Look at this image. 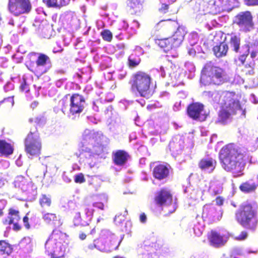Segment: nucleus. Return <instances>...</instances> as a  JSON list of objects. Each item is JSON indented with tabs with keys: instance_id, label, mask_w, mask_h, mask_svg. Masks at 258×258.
<instances>
[{
	"instance_id": "nucleus-40",
	"label": "nucleus",
	"mask_w": 258,
	"mask_h": 258,
	"mask_svg": "<svg viewBox=\"0 0 258 258\" xmlns=\"http://www.w3.org/2000/svg\"><path fill=\"white\" fill-rule=\"evenodd\" d=\"M20 89L22 92H28L29 91V87L25 79H23L20 86Z\"/></svg>"
},
{
	"instance_id": "nucleus-57",
	"label": "nucleus",
	"mask_w": 258,
	"mask_h": 258,
	"mask_svg": "<svg viewBox=\"0 0 258 258\" xmlns=\"http://www.w3.org/2000/svg\"><path fill=\"white\" fill-rule=\"evenodd\" d=\"M88 247L89 249H92L96 247V245L94 244H90L88 245Z\"/></svg>"
},
{
	"instance_id": "nucleus-32",
	"label": "nucleus",
	"mask_w": 258,
	"mask_h": 258,
	"mask_svg": "<svg viewBox=\"0 0 258 258\" xmlns=\"http://www.w3.org/2000/svg\"><path fill=\"white\" fill-rule=\"evenodd\" d=\"M141 60L138 56H136L133 53L131 54L127 59V65L130 68H135L140 63Z\"/></svg>"
},
{
	"instance_id": "nucleus-61",
	"label": "nucleus",
	"mask_w": 258,
	"mask_h": 258,
	"mask_svg": "<svg viewBox=\"0 0 258 258\" xmlns=\"http://www.w3.org/2000/svg\"><path fill=\"white\" fill-rule=\"evenodd\" d=\"M231 205H232L233 207H234V208H236V205L235 203H231Z\"/></svg>"
},
{
	"instance_id": "nucleus-3",
	"label": "nucleus",
	"mask_w": 258,
	"mask_h": 258,
	"mask_svg": "<svg viewBox=\"0 0 258 258\" xmlns=\"http://www.w3.org/2000/svg\"><path fill=\"white\" fill-rule=\"evenodd\" d=\"M200 82L205 85H220L227 82V74L224 69L209 61L201 70Z\"/></svg>"
},
{
	"instance_id": "nucleus-21",
	"label": "nucleus",
	"mask_w": 258,
	"mask_h": 258,
	"mask_svg": "<svg viewBox=\"0 0 258 258\" xmlns=\"http://www.w3.org/2000/svg\"><path fill=\"white\" fill-rule=\"evenodd\" d=\"M229 49L228 44L224 41L219 44L214 46L213 51L217 58H221L226 56Z\"/></svg>"
},
{
	"instance_id": "nucleus-47",
	"label": "nucleus",
	"mask_w": 258,
	"mask_h": 258,
	"mask_svg": "<svg viewBox=\"0 0 258 258\" xmlns=\"http://www.w3.org/2000/svg\"><path fill=\"white\" fill-rule=\"evenodd\" d=\"M18 221L14 222L12 224L13 229L15 231H20L22 229V226L17 222Z\"/></svg>"
},
{
	"instance_id": "nucleus-14",
	"label": "nucleus",
	"mask_w": 258,
	"mask_h": 258,
	"mask_svg": "<svg viewBox=\"0 0 258 258\" xmlns=\"http://www.w3.org/2000/svg\"><path fill=\"white\" fill-rule=\"evenodd\" d=\"M236 23L244 31H249L253 28L252 16L249 11L241 12L236 16Z\"/></svg>"
},
{
	"instance_id": "nucleus-26",
	"label": "nucleus",
	"mask_w": 258,
	"mask_h": 258,
	"mask_svg": "<svg viewBox=\"0 0 258 258\" xmlns=\"http://www.w3.org/2000/svg\"><path fill=\"white\" fill-rule=\"evenodd\" d=\"M231 113L228 111L221 108L218 113V117L216 121V123L225 125L227 123Z\"/></svg>"
},
{
	"instance_id": "nucleus-45",
	"label": "nucleus",
	"mask_w": 258,
	"mask_h": 258,
	"mask_svg": "<svg viewBox=\"0 0 258 258\" xmlns=\"http://www.w3.org/2000/svg\"><path fill=\"white\" fill-rule=\"evenodd\" d=\"M169 9V5L166 4H162L161 8L159 9V11L163 13H166Z\"/></svg>"
},
{
	"instance_id": "nucleus-16",
	"label": "nucleus",
	"mask_w": 258,
	"mask_h": 258,
	"mask_svg": "<svg viewBox=\"0 0 258 258\" xmlns=\"http://www.w3.org/2000/svg\"><path fill=\"white\" fill-rule=\"evenodd\" d=\"M169 168L163 164L156 165L153 169L152 175L158 180H162L168 178L169 176Z\"/></svg>"
},
{
	"instance_id": "nucleus-35",
	"label": "nucleus",
	"mask_w": 258,
	"mask_h": 258,
	"mask_svg": "<svg viewBox=\"0 0 258 258\" xmlns=\"http://www.w3.org/2000/svg\"><path fill=\"white\" fill-rule=\"evenodd\" d=\"M98 137H100L98 133L89 130L85 131L83 134L84 139L86 140H89L96 141Z\"/></svg>"
},
{
	"instance_id": "nucleus-4",
	"label": "nucleus",
	"mask_w": 258,
	"mask_h": 258,
	"mask_svg": "<svg viewBox=\"0 0 258 258\" xmlns=\"http://www.w3.org/2000/svg\"><path fill=\"white\" fill-rule=\"evenodd\" d=\"M128 83L131 91L139 93L141 97H147L151 94L152 78L145 72L139 71L134 73Z\"/></svg>"
},
{
	"instance_id": "nucleus-54",
	"label": "nucleus",
	"mask_w": 258,
	"mask_h": 258,
	"mask_svg": "<svg viewBox=\"0 0 258 258\" xmlns=\"http://www.w3.org/2000/svg\"><path fill=\"white\" fill-rule=\"evenodd\" d=\"M256 54H257V53L256 51H252L251 53H250V56L251 58H253L254 57H256Z\"/></svg>"
},
{
	"instance_id": "nucleus-20",
	"label": "nucleus",
	"mask_w": 258,
	"mask_h": 258,
	"mask_svg": "<svg viewBox=\"0 0 258 258\" xmlns=\"http://www.w3.org/2000/svg\"><path fill=\"white\" fill-rule=\"evenodd\" d=\"M21 216L19 209L15 207H11L8 210V216L3 220L5 225H10L15 221L20 220Z\"/></svg>"
},
{
	"instance_id": "nucleus-6",
	"label": "nucleus",
	"mask_w": 258,
	"mask_h": 258,
	"mask_svg": "<svg viewBox=\"0 0 258 258\" xmlns=\"http://www.w3.org/2000/svg\"><path fill=\"white\" fill-rule=\"evenodd\" d=\"M25 151L31 158L39 156L41 154L42 143L38 134L36 133H30L24 141Z\"/></svg>"
},
{
	"instance_id": "nucleus-36",
	"label": "nucleus",
	"mask_w": 258,
	"mask_h": 258,
	"mask_svg": "<svg viewBox=\"0 0 258 258\" xmlns=\"http://www.w3.org/2000/svg\"><path fill=\"white\" fill-rule=\"evenodd\" d=\"M254 62H250L244 66V68L242 70V72L246 76L252 75L254 74Z\"/></svg>"
},
{
	"instance_id": "nucleus-2",
	"label": "nucleus",
	"mask_w": 258,
	"mask_h": 258,
	"mask_svg": "<svg viewBox=\"0 0 258 258\" xmlns=\"http://www.w3.org/2000/svg\"><path fill=\"white\" fill-rule=\"evenodd\" d=\"M258 212L251 203H242L235 212V219L243 228L251 232L258 227Z\"/></svg>"
},
{
	"instance_id": "nucleus-30",
	"label": "nucleus",
	"mask_w": 258,
	"mask_h": 258,
	"mask_svg": "<svg viewBox=\"0 0 258 258\" xmlns=\"http://www.w3.org/2000/svg\"><path fill=\"white\" fill-rule=\"evenodd\" d=\"M39 203L42 208L50 207L52 204L51 197L45 194L42 195L39 199Z\"/></svg>"
},
{
	"instance_id": "nucleus-7",
	"label": "nucleus",
	"mask_w": 258,
	"mask_h": 258,
	"mask_svg": "<svg viewBox=\"0 0 258 258\" xmlns=\"http://www.w3.org/2000/svg\"><path fill=\"white\" fill-rule=\"evenodd\" d=\"M32 9L30 0H8V10L15 17L28 14Z\"/></svg>"
},
{
	"instance_id": "nucleus-56",
	"label": "nucleus",
	"mask_w": 258,
	"mask_h": 258,
	"mask_svg": "<svg viewBox=\"0 0 258 258\" xmlns=\"http://www.w3.org/2000/svg\"><path fill=\"white\" fill-rule=\"evenodd\" d=\"M121 215H118V216H115L114 218V222L116 223H121V221H118V219L121 216Z\"/></svg>"
},
{
	"instance_id": "nucleus-12",
	"label": "nucleus",
	"mask_w": 258,
	"mask_h": 258,
	"mask_svg": "<svg viewBox=\"0 0 258 258\" xmlns=\"http://www.w3.org/2000/svg\"><path fill=\"white\" fill-rule=\"evenodd\" d=\"M235 93L231 92H226L223 95L222 102L221 108L228 111L230 113H235L236 110L240 108L239 101L234 98Z\"/></svg>"
},
{
	"instance_id": "nucleus-46",
	"label": "nucleus",
	"mask_w": 258,
	"mask_h": 258,
	"mask_svg": "<svg viewBox=\"0 0 258 258\" xmlns=\"http://www.w3.org/2000/svg\"><path fill=\"white\" fill-rule=\"evenodd\" d=\"M61 105V110L64 112L63 110L66 109L67 107V98H63L59 101Z\"/></svg>"
},
{
	"instance_id": "nucleus-13",
	"label": "nucleus",
	"mask_w": 258,
	"mask_h": 258,
	"mask_svg": "<svg viewBox=\"0 0 258 258\" xmlns=\"http://www.w3.org/2000/svg\"><path fill=\"white\" fill-rule=\"evenodd\" d=\"M86 104L84 97L79 93H74L70 97V113L72 115H79L84 110Z\"/></svg>"
},
{
	"instance_id": "nucleus-59",
	"label": "nucleus",
	"mask_w": 258,
	"mask_h": 258,
	"mask_svg": "<svg viewBox=\"0 0 258 258\" xmlns=\"http://www.w3.org/2000/svg\"><path fill=\"white\" fill-rule=\"evenodd\" d=\"M3 215H4L3 208V209L0 208V216H2Z\"/></svg>"
},
{
	"instance_id": "nucleus-42",
	"label": "nucleus",
	"mask_w": 258,
	"mask_h": 258,
	"mask_svg": "<svg viewBox=\"0 0 258 258\" xmlns=\"http://www.w3.org/2000/svg\"><path fill=\"white\" fill-rule=\"evenodd\" d=\"M247 236V232L246 231H242L239 235L236 237V239L239 240H243L245 239Z\"/></svg>"
},
{
	"instance_id": "nucleus-37",
	"label": "nucleus",
	"mask_w": 258,
	"mask_h": 258,
	"mask_svg": "<svg viewBox=\"0 0 258 258\" xmlns=\"http://www.w3.org/2000/svg\"><path fill=\"white\" fill-rule=\"evenodd\" d=\"M172 66L170 63L168 62V66L166 67L165 70H164L163 67H161V69L163 70L164 74H167L171 78H174L176 79L178 76V74L177 73V71L171 70Z\"/></svg>"
},
{
	"instance_id": "nucleus-1",
	"label": "nucleus",
	"mask_w": 258,
	"mask_h": 258,
	"mask_svg": "<svg viewBox=\"0 0 258 258\" xmlns=\"http://www.w3.org/2000/svg\"><path fill=\"white\" fill-rule=\"evenodd\" d=\"M222 168L227 172H231L234 176H239L246 165L245 154L235 144L228 143L223 146L218 154Z\"/></svg>"
},
{
	"instance_id": "nucleus-8",
	"label": "nucleus",
	"mask_w": 258,
	"mask_h": 258,
	"mask_svg": "<svg viewBox=\"0 0 258 258\" xmlns=\"http://www.w3.org/2000/svg\"><path fill=\"white\" fill-rule=\"evenodd\" d=\"M186 113L192 119L200 121L206 120L208 115L205 111L204 105L199 102L189 104L187 107Z\"/></svg>"
},
{
	"instance_id": "nucleus-49",
	"label": "nucleus",
	"mask_w": 258,
	"mask_h": 258,
	"mask_svg": "<svg viewBox=\"0 0 258 258\" xmlns=\"http://www.w3.org/2000/svg\"><path fill=\"white\" fill-rule=\"evenodd\" d=\"M93 206L101 210L104 209V204L101 202H96L93 204Z\"/></svg>"
},
{
	"instance_id": "nucleus-53",
	"label": "nucleus",
	"mask_w": 258,
	"mask_h": 258,
	"mask_svg": "<svg viewBox=\"0 0 258 258\" xmlns=\"http://www.w3.org/2000/svg\"><path fill=\"white\" fill-rule=\"evenodd\" d=\"M38 104V102L34 101L33 103H31V106L33 109L37 106Z\"/></svg>"
},
{
	"instance_id": "nucleus-62",
	"label": "nucleus",
	"mask_w": 258,
	"mask_h": 258,
	"mask_svg": "<svg viewBox=\"0 0 258 258\" xmlns=\"http://www.w3.org/2000/svg\"><path fill=\"white\" fill-rule=\"evenodd\" d=\"M113 258H124V257H120V256H115Z\"/></svg>"
},
{
	"instance_id": "nucleus-24",
	"label": "nucleus",
	"mask_w": 258,
	"mask_h": 258,
	"mask_svg": "<svg viewBox=\"0 0 258 258\" xmlns=\"http://www.w3.org/2000/svg\"><path fill=\"white\" fill-rule=\"evenodd\" d=\"M48 8H61L67 6L71 0H43Z\"/></svg>"
},
{
	"instance_id": "nucleus-41",
	"label": "nucleus",
	"mask_w": 258,
	"mask_h": 258,
	"mask_svg": "<svg viewBox=\"0 0 258 258\" xmlns=\"http://www.w3.org/2000/svg\"><path fill=\"white\" fill-rule=\"evenodd\" d=\"M28 215V213H27L23 218V221L24 224V226L26 229H29L31 227V226L29 223V218Z\"/></svg>"
},
{
	"instance_id": "nucleus-60",
	"label": "nucleus",
	"mask_w": 258,
	"mask_h": 258,
	"mask_svg": "<svg viewBox=\"0 0 258 258\" xmlns=\"http://www.w3.org/2000/svg\"><path fill=\"white\" fill-rule=\"evenodd\" d=\"M175 210H176V207H173V210H172L171 211H169L168 213H172L173 212H174L175 211Z\"/></svg>"
},
{
	"instance_id": "nucleus-38",
	"label": "nucleus",
	"mask_w": 258,
	"mask_h": 258,
	"mask_svg": "<svg viewBox=\"0 0 258 258\" xmlns=\"http://www.w3.org/2000/svg\"><path fill=\"white\" fill-rule=\"evenodd\" d=\"M101 35L105 41L110 42L112 39V34L109 30H104L101 32Z\"/></svg>"
},
{
	"instance_id": "nucleus-11",
	"label": "nucleus",
	"mask_w": 258,
	"mask_h": 258,
	"mask_svg": "<svg viewBox=\"0 0 258 258\" xmlns=\"http://www.w3.org/2000/svg\"><path fill=\"white\" fill-rule=\"evenodd\" d=\"M229 239L228 234L221 233L216 230H211L207 234L209 244L216 248H220L227 243Z\"/></svg>"
},
{
	"instance_id": "nucleus-39",
	"label": "nucleus",
	"mask_w": 258,
	"mask_h": 258,
	"mask_svg": "<svg viewBox=\"0 0 258 258\" xmlns=\"http://www.w3.org/2000/svg\"><path fill=\"white\" fill-rule=\"evenodd\" d=\"M74 181L76 183H82L85 182V178L82 173L75 175Z\"/></svg>"
},
{
	"instance_id": "nucleus-29",
	"label": "nucleus",
	"mask_w": 258,
	"mask_h": 258,
	"mask_svg": "<svg viewBox=\"0 0 258 258\" xmlns=\"http://www.w3.org/2000/svg\"><path fill=\"white\" fill-rule=\"evenodd\" d=\"M13 252L12 246L5 240H0V253L10 255Z\"/></svg>"
},
{
	"instance_id": "nucleus-23",
	"label": "nucleus",
	"mask_w": 258,
	"mask_h": 258,
	"mask_svg": "<svg viewBox=\"0 0 258 258\" xmlns=\"http://www.w3.org/2000/svg\"><path fill=\"white\" fill-rule=\"evenodd\" d=\"M14 152V147L4 140H0V154L2 156L8 157Z\"/></svg>"
},
{
	"instance_id": "nucleus-52",
	"label": "nucleus",
	"mask_w": 258,
	"mask_h": 258,
	"mask_svg": "<svg viewBox=\"0 0 258 258\" xmlns=\"http://www.w3.org/2000/svg\"><path fill=\"white\" fill-rule=\"evenodd\" d=\"M86 236H86V234H85V233H83V232L79 234V238H80L81 240H83L85 239H86Z\"/></svg>"
},
{
	"instance_id": "nucleus-33",
	"label": "nucleus",
	"mask_w": 258,
	"mask_h": 258,
	"mask_svg": "<svg viewBox=\"0 0 258 258\" xmlns=\"http://www.w3.org/2000/svg\"><path fill=\"white\" fill-rule=\"evenodd\" d=\"M64 237V234L59 230L54 229L53 230L50 236V239L56 242L61 240Z\"/></svg>"
},
{
	"instance_id": "nucleus-58",
	"label": "nucleus",
	"mask_w": 258,
	"mask_h": 258,
	"mask_svg": "<svg viewBox=\"0 0 258 258\" xmlns=\"http://www.w3.org/2000/svg\"><path fill=\"white\" fill-rule=\"evenodd\" d=\"M96 233V230H95V228H93L91 229V230L90 231V234H94Z\"/></svg>"
},
{
	"instance_id": "nucleus-64",
	"label": "nucleus",
	"mask_w": 258,
	"mask_h": 258,
	"mask_svg": "<svg viewBox=\"0 0 258 258\" xmlns=\"http://www.w3.org/2000/svg\"><path fill=\"white\" fill-rule=\"evenodd\" d=\"M256 178H257V184H256L257 187L258 186V174L257 175Z\"/></svg>"
},
{
	"instance_id": "nucleus-18",
	"label": "nucleus",
	"mask_w": 258,
	"mask_h": 258,
	"mask_svg": "<svg viewBox=\"0 0 258 258\" xmlns=\"http://www.w3.org/2000/svg\"><path fill=\"white\" fill-rule=\"evenodd\" d=\"M203 214L211 221H219L222 217L223 211L221 209L217 210L213 206H209L205 209Z\"/></svg>"
},
{
	"instance_id": "nucleus-10",
	"label": "nucleus",
	"mask_w": 258,
	"mask_h": 258,
	"mask_svg": "<svg viewBox=\"0 0 258 258\" xmlns=\"http://www.w3.org/2000/svg\"><path fill=\"white\" fill-rule=\"evenodd\" d=\"M153 201L159 207H167L173 203V195L170 189L163 187L155 193Z\"/></svg>"
},
{
	"instance_id": "nucleus-51",
	"label": "nucleus",
	"mask_w": 258,
	"mask_h": 258,
	"mask_svg": "<svg viewBox=\"0 0 258 258\" xmlns=\"http://www.w3.org/2000/svg\"><path fill=\"white\" fill-rule=\"evenodd\" d=\"M79 219H81V213L80 212H78L76 214V216L75 217V219L78 221L77 224H79V221L78 220Z\"/></svg>"
},
{
	"instance_id": "nucleus-43",
	"label": "nucleus",
	"mask_w": 258,
	"mask_h": 258,
	"mask_svg": "<svg viewBox=\"0 0 258 258\" xmlns=\"http://www.w3.org/2000/svg\"><path fill=\"white\" fill-rule=\"evenodd\" d=\"M246 5L248 6H254L258 5V0H244Z\"/></svg>"
},
{
	"instance_id": "nucleus-50",
	"label": "nucleus",
	"mask_w": 258,
	"mask_h": 258,
	"mask_svg": "<svg viewBox=\"0 0 258 258\" xmlns=\"http://www.w3.org/2000/svg\"><path fill=\"white\" fill-rule=\"evenodd\" d=\"M140 220L142 223H145L147 220V216L144 213L141 214L140 216Z\"/></svg>"
},
{
	"instance_id": "nucleus-48",
	"label": "nucleus",
	"mask_w": 258,
	"mask_h": 258,
	"mask_svg": "<svg viewBox=\"0 0 258 258\" xmlns=\"http://www.w3.org/2000/svg\"><path fill=\"white\" fill-rule=\"evenodd\" d=\"M215 201H216V204L218 206H221L223 204L224 200L221 197H217L216 198Z\"/></svg>"
},
{
	"instance_id": "nucleus-31",
	"label": "nucleus",
	"mask_w": 258,
	"mask_h": 258,
	"mask_svg": "<svg viewBox=\"0 0 258 258\" xmlns=\"http://www.w3.org/2000/svg\"><path fill=\"white\" fill-rule=\"evenodd\" d=\"M127 5L135 14L140 11L141 4L140 0H127Z\"/></svg>"
},
{
	"instance_id": "nucleus-19",
	"label": "nucleus",
	"mask_w": 258,
	"mask_h": 258,
	"mask_svg": "<svg viewBox=\"0 0 258 258\" xmlns=\"http://www.w3.org/2000/svg\"><path fill=\"white\" fill-rule=\"evenodd\" d=\"M130 157V156L128 153L124 150H117L112 154L113 163L117 166L124 165Z\"/></svg>"
},
{
	"instance_id": "nucleus-22",
	"label": "nucleus",
	"mask_w": 258,
	"mask_h": 258,
	"mask_svg": "<svg viewBox=\"0 0 258 258\" xmlns=\"http://www.w3.org/2000/svg\"><path fill=\"white\" fill-rule=\"evenodd\" d=\"M241 191L245 194L254 192L257 188L256 184L252 180H247L242 182L239 186Z\"/></svg>"
},
{
	"instance_id": "nucleus-28",
	"label": "nucleus",
	"mask_w": 258,
	"mask_h": 258,
	"mask_svg": "<svg viewBox=\"0 0 258 258\" xmlns=\"http://www.w3.org/2000/svg\"><path fill=\"white\" fill-rule=\"evenodd\" d=\"M42 219L46 224L49 225H55L57 221L56 214L52 213H45L42 215Z\"/></svg>"
},
{
	"instance_id": "nucleus-34",
	"label": "nucleus",
	"mask_w": 258,
	"mask_h": 258,
	"mask_svg": "<svg viewBox=\"0 0 258 258\" xmlns=\"http://www.w3.org/2000/svg\"><path fill=\"white\" fill-rule=\"evenodd\" d=\"M14 104V101L13 97H8L0 102V107L3 108H9L12 107Z\"/></svg>"
},
{
	"instance_id": "nucleus-15",
	"label": "nucleus",
	"mask_w": 258,
	"mask_h": 258,
	"mask_svg": "<svg viewBox=\"0 0 258 258\" xmlns=\"http://www.w3.org/2000/svg\"><path fill=\"white\" fill-rule=\"evenodd\" d=\"M176 27L177 23L175 21L166 19L159 22L155 26V29L163 34H170L174 31Z\"/></svg>"
},
{
	"instance_id": "nucleus-44",
	"label": "nucleus",
	"mask_w": 258,
	"mask_h": 258,
	"mask_svg": "<svg viewBox=\"0 0 258 258\" xmlns=\"http://www.w3.org/2000/svg\"><path fill=\"white\" fill-rule=\"evenodd\" d=\"M247 55H248V54H243L240 55L238 57V60L240 62V63H238L239 66H240L241 64L242 65L244 63Z\"/></svg>"
},
{
	"instance_id": "nucleus-25",
	"label": "nucleus",
	"mask_w": 258,
	"mask_h": 258,
	"mask_svg": "<svg viewBox=\"0 0 258 258\" xmlns=\"http://www.w3.org/2000/svg\"><path fill=\"white\" fill-rule=\"evenodd\" d=\"M53 250H48L49 254L52 258H64L65 255V248L60 245L61 242H58Z\"/></svg>"
},
{
	"instance_id": "nucleus-17",
	"label": "nucleus",
	"mask_w": 258,
	"mask_h": 258,
	"mask_svg": "<svg viewBox=\"0 0 258 258\" xmlns=\"http://www.w3.org/2000/svg\"><path fill=\"white\" fill-rule=\"evenodd\" d=\"M216 165L217 161L213 158L201 159L198 163V166L202 171H208L209 173L215 170Z\"/></svg>"
},
{
	"instance_id": "nucleus-5",
	"label": "nucleus",
	"mask_w": 258,
	"mask_h": 258,
	"mask_svg": "<svg viewBox=\"0 0 258 258\" xmlns=\"http://www.w3.org/2000/svg\"><path fill=\"white\" fill-rule=\"evenodd\" d=\"M51 64L49 57L44 53L31 52L28 55V59L26 62L28 69L35 75H41L47 72V70H42L41 68Z\"/></svg>"
},
{
	"instance_id": "nucleus-9",
	"label": "nucleus",
	"mask_w": 258,
	"mask_h": 258,
	"mask_svg": "<svg viewBox=\"0 0 258 258\" xmlns=\"http://www.w3.org/2000/svg\"><path fill=\"white\" fill-rule=\"evenodd\" d=\"M176 32L172 37L156 40V43L165 51L178 47L183 40V36Z\"/></svg>"
},
{
	"instance_id": "nucleus-63",
	"label": "nucleus",
	"mask_w": 258,
	"mask_h": 258,
	"mask_svg": "<svg viewBox=\"0 0 258 258\" xmlns=\"http://www.w3.org/2000/svg\"><path fill=\"white\" fill-rule=\"evenodd\" d=\"M215 95H216V97H220V95H219V93H216Z\"/></svg>"
},
{
	"instance_id": "nucleus-55",
	"label": "nucleus",
	"mask_w": 258,
	"mask_h": 258,
	"mask_svg": "<svg viewBox=\"0 0 258 258\" xmlns=\"http://www.w3.org/2000/svg\"><path fill=\"white\" fill-rule=\"evenodd\" d=\"M5 184L4 181L2 178H0V189L2 188Z\"/></svg>"
},
{
	"instance_id": "nucleus-27",
	"label": "nucleus",
	"mask_w": 258,
	"mask_h": 258,
	"mask_svg": "<svg viewBox=\"0 0 258 258\" xmlns=\"http://www.w3.org/2000/svg\"><path fill=\"white\" fill-rule=\"evenodd\" d=\"M229 44L231 49L237 53L240 48V38L235 35H232L230 38Z\"/></svg>"
}]
</instances>
